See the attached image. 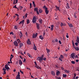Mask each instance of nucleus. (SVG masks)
<instances>
[{"label":"nucleus","mask_w":79,"mask_h":79,"mask_svg":"<svg viewBox=\"0 0 79 79\" xmlns=\"http://www.w3.org/2000/svg\"><path fill=\"white\" fill-rule=\"evenodd\" d=\"M43 8L44 10H45V12L46 13V15H48V13H49V11L48 10V8H47V7L45 6H44Z\"/></svg>","instance_id":"1"},{"label":"nucleus","mask_w":79,"mask_h":79,"mask_svg":"<svg viewBox=\"0 0 79 79\" xmlns=\"http://www.w3.org/2000/svg\"><path fill=\"white\" fill-rule=\"evenodd\" d=\"M38 60H39V62L42 63V61H43V58L42 57H38L37 58Z\"/></svg>","instance_id":"2"},{"label":"nucleus","mask_w":79,"mask_h":79,"mask_svg":"<svg viewBox=\"0 0 79 79\" xmlns=\"http://www.w3.org/2000/svg\"><path fill=\"white\" fill-rule=\"evenodd\" d=\"M63 58H64V56H63V55H60V57L59 58V59L61 61H63Z\"/></svg>","instance_id":"3"},{"label":"nucleus","mask_w":79,"mask_h":79,"mask_svg":"<svg viewBox=\"0 0 79 79\" xmlns=\"http://www.w3.org/2000/svg\"><path fill=\"white\" fill-rule=\"evenodd\" d=\"M66 25V24L65 23H63L61 22L60 24V26L61 27L62 26H65Z\"/></svg>","instance_id":"4"},{"label":"nucleus","mask_w":79,"mask_h":79,"mask_svg":"<svg viewBox=\"0 0 79 79\" xmlns=\"http://www.w3.org/2000/svg\"><path fill=\"white\" fill-rule=\"evenodd\" d=\"M14 44L15 47H18V44L16 41H14Z\"/></svg>","instance_id":"5"},{"label":"nucleus","mask_w":79,"mask_h":79,"mask_svg":"<svg viewBox=\"0 0 79 79\" xmlns=\"http://www.w3.org/2000/svg\"><path fill=\"white\" fill-rule=\"evenodd\" d=\"M27 44H28V45H31V43L30 41V40L29 39H28L27 41Z\"/></svg>","instance_id":"6"},{"label":"nucleus","mask_w":79,"mask_h":79,"mask_svg":"<svg viewBox=\"0 0 79 79\" xmlns=\"http://www.w3.org/2000/svg\"><path fill=\"white\" fill-rule=\"evenodd\" d=\"M36 18L35 17H34L32 19V22L33 23H35V22H36Z\"/></svg>","instance_id":"7"},{"label":"nucleus","mask_w":79,"mask_h":79,"mask_svg":"<svg viewBox=\"0 0 79 79\" xmlns=\"http://www.w3.org/2000/svg\"><path fill=\"white\" fill-rule=\"evenodd\" d=\"M36 27L37 29H40V26H39V24H38L37 23H36Z\"/></svg>","instance_id":"8"},{"label":"nucleus","mask_w":79,"mask_h":79,"mask_svg":"<svg viewBox=\"0 0 79 79\" xmlns=\"http://www.w3.org/2000/svg\"><path fill=\"white\" fill-rule=\"evenodd\" d=\"M65 7L67 9H69V8L70 7H69V4L68 3H67Z\"/></svg>","instance_id":"9"},{"label":"nucleus","mask_w":79,"mask_h":79,"mask_svg":"<svg viewBox=\"0 0 79 79\" xmlns=\"http://www.w3.org/2000/svg\"><path fill=\"white\" fill-rule=\"evenodd\" d=\"M19 45L20 48H21L23 46H24V44H23V43H19Z\"/></svg>","instance_id":"10"},{"label":"nucleus","mask_w":79,"mask_h":79,"mask_svg":"<svg viewBox=\"0 0 79 79\" xmlns=\"http://www.w3.org/2000/svg\"><path fill=\"white\" fill-rule=\"evenodd\" d=\"M16 79H20L21 78H20V75H17L16 76Z\"/></svg>","instance_id":"11"},{"label":"nucleus","mask_w":79,"mask_h":79,"mask_svg":"<svg viewBox=\"0 0 79 79\" xmlns=\"http://www.w3.org/2000/svg\"><path fill=\"white\" fill-rule=\"evenodd\" d=\"M18 0H14V1L13 2V4L15 5L16 4L18 3Z\"/></svg>","instance_id":"12"},{"label":"nucleus","mask_w":79,"mask_h":79,"mask_svg":"<svg viewBox=\"0 0 79 79\" xmlns=\"http://www.w3.org/2000/svg\"><path fill=\"white\" fill-rule=\"evenodd\" d=\"M73 48H74V49H75V50H76L77 51H79V48L78 47L75 46L73 47Z\"/></svg>","instance_id":"13"},{"label":"nucleus","mask_w":79,"mask_h":79,"mask_svg":"<svg viewBox=\"0 0 79 79\" xmlns=\"http://www.w3.org/2000/svg\"><path fill=\"white\" fill-rule=\"evenodd\" d=\"M24 20H23L21 22H19V24H22V25H23V24H24Z\"/></svg>","instance_id":"14"},{"label":"nucleus","mask_w":79,"mask_h":79,"mask_svg":"<svg viewBox=\"0 0 79 79\" xmlns=\"http://www.w3.org/2000/svg\"><path fill=\"white\" fill-rule=\"evenodd\" d=\"M55 7L57 9H56V11H57V10H59L60 11V7H58L57 6H55Z\"/></svg>","instance_id":"15"},{"label":"nucleus","mask_w":79,"mask_h":79,"mask_svg":"<svg viewBox=\"0 0 79 79\" xmlns=\"http://www.w3.org/2000/svg\"><path fill=\"white\" fill-rule=\"evenodd\" d=\"M19 63L20 65H22L23 64V62L21 60H19Z\"/></svg>","instance_id":"16"},{"label":"nucleus","mask_w":79,"mask_h":79,"mask_svg":"<svg viewBox=\"0 0 79 79\" xmlns=\"http://www.w3.org/2000/svg\"><path fill=\"white\" fill-rule=\"evenodd\" d=\"M54 27V25H52L51 26V31H53V27Z\"/></svg>","instance_id":"17"},{"label":"nucleus","mask_w":79,"mask_h":79,"mask_svg":"<svg viewBox=\"0 0 79 79\" xmlns=\"http://www.w3.org/2000/svg\"><path fill=\"white\" fill-rule=\"evenodd\" d=\"M19 35H20V38L21 39V37H23V34H22V32H21V31H20Z\"/></svg>","instance_id":"18"},{"label":"nucleus","mask_w":79,"mask_h":79,"mask_svg":"<svg viewBox=\"0 0 79 79\" xmlns=\"http://www.w3.org/2000/svg\"><path fill=\"white\" fill-rule=\"evenodd\" d=\"M76 41L78 44H79V38L78 37H77V40H76Z\"/></svg>","instance_id":"19"},{"label":"nucleus","mask_w":79,"mask_h":79,"mask_svg":"<svg viewBox=\"0 0 79 79\" xmlns=\"http://www.w3.org/2000/svg\"><path fill=\"white\" fill-rule=\"evenodd\" d=\"M71 56L72 58H73V59H74V54H73V53L71 54Z\"/></svg>","instance_id":"20"},{"label":"nucleus","mask_w":79,"mask_h":79,"mask_svg":"<svg viewBox=\"0 0 79 79\" xmlns=\"http://www.w3.org/2000/svg\"><path fill=\"white\" fill-rule=\"evenodd\" d=\"M51 73L52 75H53V76H55V73L54 71H52Z\"/></svg>","instance_id":"21"},{"label":"nucleus","mask_w":79,"mask_h":79,"mask_svg":"<svg viewBox=\"0 0 79 79\" xmlns=\"http://www.w3.org/2000/svg\"><path fill=\"white\" fill-rule=\"evenodd\" d=\"M39 11L40 13H42L43 12V10L41 9H40Z\"/></svg>","instance_id":"22"},{"label":"nucleus","mask_w":79,"mask_h":79,"mask_svg":"<svg viewBox=\"0 0 79 79\" xmlns=\"http://www.w3.org/2000/svg\"><path fill=\"white\" fill-rule=\"evenodd\" d=\"M27 55L29 56V57H30V58H32V56H31V55H30V54L29 53H27Z\"/></svg>","instance_id":"23"},{"label":"nucleus","mask_w":79,"mask_h":79,"mask_svg":"<svg viewBox=\"0 0 79 79\" xmlns=\"http://www.w3.org/2000/svg\"><path fill=\"white\" fill-rule=\"evenodd\" d=\"M69 26V27H73V25L71 23H69L68 24Z\"/></svg>","instance_id":"24"},{"label":"nucleus","mask_w":79,"mask_h":79,"mask_svg":"<svg viewBox=\"0 0 79 79\" xmlns=\"http://www.w3.org/2000/svg\"><path fill=\"white\" fill-rule=\"evenodd\" d=\"M39 21L40 23V24H42V22H43L42 19H39Z\"/></svg>","instance_id":"25"},{"label":"nucleus","mask_w":79,"mask_h":79,"mask_svg":"<svg viewBox=\"0 0 79 79\" xmlns=\"http://www.w3.org/2000/svg\"><path fill=\"white\" fill-rule=\"evenodd\" d=\"M39 37L40 39H41V40H43V39H44V38L43 37V36H42V35H40Z\"/></svg>","instance_id":"26"},{"label":"nucleus","mask_w":79,"mask_h":79,"mask_svg":"<svg viewBox=\"0 0 79 79\" xmlns=\"http://www.w3.org/2000/svg\"><path fill=\"white\" fill-rule=\"evenodd\" d=\"M33 49L34 50H37V47L35 45H34V46Z\"/></svg>","instance_id":"27"},{"label":"nucleus","mask_w":79,"mask_h":79,"mask_svg":"<svg viewBox=\"0 0 79 79\" xmlns=\"http://www.w3.org/2000/svg\"><path fill=\"white\" fill-rule=\"evenodd\" d=\"M64 72H65V73H69V71L67 70H64Z\"/></svg>","instance_id":"28"},{"label":"nucleus","mask_w":79,"mask_h":79,"mask_svg":"<svg viewBox=\"0 0 79 79\" xmlns=\"http://www.w3.org/2000/svg\"><path fill=\"white\" fill-rule=\"evenodd\" d=\"M60 74V71H58L56 73V75L57 76H58Z\"/></svg>","instance_id":"29"},{"label":"nucleus","mask_w":79,"mask_h":79,"mask_svg":"<svg viewBox=\"0 0 79 79\" xmlns=\"http://www.w3.org/2000/svg\"><path fill=\"white\" fill-rule=\"evenodd\" d=\"M46 50L47 51V53L48 54L49 53H50V51L49 49H48L47 48H46Z\"/></svg>","instance_id":"30"},{"label":"nucleus","mask_w":79,"mask_h":79,"mask_svg":"<svg viewBox=\"0 0 79 79\" xmlns=\"http://www.w3.org/2000/svg\"><path fill=\"white\" fill-rule=\"evenodd\" d=\"M35 67L37 68V69H41V68L39 66H38L37 65L35 66Z\"/></svg>","instance_id":"31"},{"label":"nucleus","mask_w":79,"mask_h":79,"mask_svg":"<svg viewBox=\"0 0 79 79\" xmlns=\"http://www.w3.org/2000/svg\"><path fill=\"white\" fill-rule=\"evenodd\" d=\"M5 69H7V71H8L9 70V69H10V68H9L8 67H5Z\"/></svg>","instance_id":"32"},{"label":"nucleus","mask_w":79,"mask_h":79,"mask_svg":"<svg viewBox=\"0 0 79 79\" xmlns=\"http://www.w3.org/2000/svg\"><path fill=\"white\" fill-rule=\"evenodd\" d=\"M11 56H12V57H11ZM14 56H13V55L11 54L10 55L11 57H10V60H12V58H13Z\"/></svg>","instance_id":"33"},{"label":"nucleus","mask_w":79,"mask_h":79,"mask_svg":"<svg viewBox=\"0 0 79 79\" xmlns=\"http://www.w3.org/2000/svg\"><path fill=\"white\" fill-rule=\"evenodd\" d=\"M32 38H36V36H35V34H33Z\"/></svg>","instance_id":"34"},{"label":"nucleus","mask_w":79,"mask_h":79,"mask_svg":"<svg viewBox=\"0 0 79 79\" xmlns=\"http://www.w3.org/2000/svg\"><path fill=\"white\" fill-rule=\"evenodd\" d=\"M63 76L64 77H67V75L65 74H63Z\"/></svg>","instance_id":"35"},{"label":"nucleus","mask_w":79,"mask_h":79,"mask_svg":"<svg viewBox=\"0 0 79 79\" xmlns=\"http://www.w3.org/2000/svg\"><path fill=\"white\" fill-rule=\"evenodd\" d=\"M26 22L27 24H29V19H27Z\"/></svg>","instance_id":"36"},{"label":"nucleus","mask_w":79,"mask_h":79,"mask_svg":"<svg viewBox=\"0 0 79 79\" xmlns=\"http://www.w3.org/2000/svg\"><path fill=\"white\" fill-rule=\"evenodd\" d=\"M17 41L18 42V43H19L20 42H21V41L19 39L17 40Z\"/></svg>","instance_id":"37"},{"label":"nucleus","mask_w":79,"mask_h":79,"mask_svg":"<svg viewBox=\"0 0 79 79\" xmlns=\"http://www.w3.org/2000/svg\"><path fill=\"white\" fill-rule=\"evenodd\" d=\"M27 15H28L27 13H26L24 15L25 18H26L27 17Z\"/></svg>","instance_id":"38"},{"label":"nucleus","mask_w":79,"mask_h":79,"mask_svg":"<svg viewBox=\"0 0 79 79\" xmlns=\"http://www.w3.org/2000/svg\"><path fill=\"white\" fill-rule=\"evenodd\" d=\"M14 29H18V27L16 26H15Z\"/></svg>","instance_id":"39"},{"label":"nucleus","mask_w":79,"mask_h":79,"mask_svg":"<svg viewBox=\"0 0 79 79\" xmlns=\"http://www.w3.org/2000/svg\"><path fill=\"white\" fill-rule=\"evenodd\" d=\"M33 4L34 7H35V3L34 2H33Z\"/></svg>","instance_id":"40"},{"label":"nucleus","mask_w":79,"mask_h":79,"mask_svg":"<svg viewBox=\"0 0 79 79\" xmlns=\"http://www.w3.org/2000/svg\"><path fill=\"white\" fill-rule=\"evenodd\" d=\"M72 44L73 45V47H75V45L74 44V42H73V41Z\"/></svg>","instance_id":"41"},{"label":"nucleus","mask_w":79,"mask_h":79,"mask_svg":"<svg viewBox=\"0 0 79 79\" xmlns=\"http://www.w3.org/2000/svg\"><path fill=\"white\" fill-rule=\"evenodd\" d=\"M56 79H61L60 77H56Z\"/></svg>","instance_id":"42"},{"label":"nucleus","mask_w":79,"mask_h":79,"mask_svg":"<svg viewBox=\"0 0 79 79\" xmlns=\"http://www.w3.org/2000/svg\"><path fill=\"white\" fill-rule=\"evenodd\" d=\"M38 10L37 8H34V11H38Z\"/></svg>","instance_id":"43"},{"label":"nucleus","mask_w":79,"mask_h":79,"mask_svg":"<svg viewBox=\"0 0 79 79\" xmlns=\"http://www.w3.org/2000/svg\"><path fill=\"white\" fill-rule=\"evenodd\" d=\"M22 9H23V7L22 6H20L19 7V10H22Z\"/></svg>","instance_id":"44"},{"label":"nucleus","mask_w":79,"mask_h":79,"mask_svg":"<svg viewBox=\"0 0 79 79\" xmlns=\"http://www.w3.org/2000/svg\"><path fill=\"white\" fill-rule=\"evenodd\" d=\"M74 58H79L78 56L77 55H76V56H74Z\"/></svg>","instance_id":"45"},{"label":"nucleus","mask_w":79,"mask_h":79,"mask_svg":"<svg viewBox=\"0 0 79 79\" xmlns=\"http://www.w3.org/2000/svg\"><path fill=\"white\" fill-rule=\"evenodd\" d=\"M71 63L72 64H75V62L74 61H71Z\"/></svg>","instance_id":"46"},{"label":"nucleus","mask_w":79,"mask_h":79,"mask_svg":"<svg viewBox=\"0 0 79 79\" xmlns=\"http://www.w3.org/2000/svg\"><path fill=\"white\" fill-rule=\"evenodd\" d=\"M75 45H76V46H78V43H75Z\"/></svg>","instance_id":"47"},{"label":"nucleus","mask_w":79,"mask_h":79,"mask_svg":"<svg viewBox=\"0 0 79 79\" xmlns=\"http://www.w3.org/2000/svg\"><path fill=\"white\" fill-rule=\"evenodd\" d=\"M6 74V71H4L3 73V74Z\"/></svg>","instance_id":"48"},{"label":"nucleus","mask_w":79,"mask_h":79,"mask_svg":"<svg viewBox=\"0 0 79 79\" xmlns=\"http://www.w3.org/2000/svg\"><path fill=\"white\" fill-rule=\"evenodd\" d=\"M36 13L37 15H39V11H38V10L36 11Z\"/></svg>","instance_id":"49"},{"label":"nucleus","mask_w":79,"mask_h":79,"mask_svg":"<svg viewBox=\"0 0 79 79\" xmlns=\"http://www.w3.org/2000/svg\"><path fill=\"white\" fill-rule=\"evenodd\" d=\"M19 19V17H18L17 18L16 21H18Z\"/></svg>","instance_id":"50"},{"label":"nucleus","mask_w":79,"mask_h":79,"mask_svg":"<svg viewBox=\"0 0 79 79\" xmlns=\"http://www.w3.org/2000/svg\"><path fill=\"white\" fill-rule=\"evenodd\" d=\"M2 70H3V71H6V69H5L4 68H3Z\"/></svg>","instance_id":"51"},{"label":"nucleus","mask_w":79,"mask_h":79,"mask_svg":"<svg viewBox=\"0 0 79 79\" xmlns=\"http://www.w3.org/2000/svg\"><path fill=\"white\" fill-rule=\"evenodd\" d=\"M74 16L75 18H77V16H76V14H74Z\"/></svg>","instance_id":"52"},{"label":"nucleus","mask_w":79,"mask_h":79,"mask_svg":"<svg viewBox=\"0 0 79 79\" xmlns=\"http://www.w3.org/2000/svg\"><path fill=\"white\" fill-rule=\"evenodd\" d=\"M34 63H35V66H36L37 65V63L35 61L34 62Z\"/></svg>","instance_id":"53"},{"label":"nucleus","mask_w":79,"mask_h":79,"mask_svg":"<svg viewBox=\"0 0 79 79\" xmlns=\"http://www.w3.org/2000/svg\"><path fill=\"white\" fill-rule=\"evenodd\" d=\"M13 8H17V7H16V5H15V6H14Z\"/></svg>","instance_id":"54"},{"label":"nucleus","mask_w":79,"mask_h":79,"mask_svg":"<svg viewBox=\"0 0 79 79\" xmlns=\"http://www.w3.org/2000/svg\"><path fill=\"white\" fill-rule=\"evenodd\" d=\"M59 42L60 44H61V41H60V40H59Z\"/></svg>","instance_id":"55"},{"label":"nucleus","mask_w":79,"mask_h":79,"mask_svg":"<svg viewBox=\"0 0 79 79\" xmlns=\"http://www.w3.org/2000/svg\"><path fill=\"white\" fill-rule=\"evenodd\" d=\"M10 34L11 35V34H12V35H13V32H11L10 33Z\"/></svg>","instance_id":"56"},{"label":"nucleus","mask_w":79,"mask_h":79,"mask_svg":"<svg viewBox=\"0 0 79 79\" xmlns=\"http://www.w3.org/2000/svg\"><path fill=\"white\" fill-rule=\"evenodd\" d=\"M20 71L21 73H22V74H23V71H21V70H20Z\"/></svg>","instance_id":"57"},{"label":"nucleus","mask_w":79,"mask_h":79,"mask_svg":"<svg viewBox=\"0 0 79 79\" xmlns=\"http://www.w3.org/2000/svg\"><path fill=\"white\" fill-rule=\"evenodd\" d=\"M44 60V61H45V60H46V58H44V59H43V60Z\"/></svg>","instance_id":"58"},{"label":"nucleus","mask_w":79,"mask_h":79,"mask_svg":"<svg viewBox=\"0 0 79 79\" xmlns=\"http://www.w3.org/2000/svg\"><path fill=\"white\" fill-rule=\"evenodd\" d=\"M23 62H24V63H25V62H26V59L25 58L24 59V60H23Z\"/></svg>","instance_id":"59"},{"label":"nucleus","mask_w":79,"mask_h":79,"mask_svg":"<svg viewBox=\"0 0 79 79\" xmlns=\"http://www.w3.org/2000/svg\"><path fill=\"white\" fill-rule=\"evenodd\" d=\"M61 69L62 70H64V69L63 67H61Z\"/></svg>","instance_id":"60"},{"label":"nucleus","mask_w":79,"mask_h":79,"mask_svg":"<svg viewBox=\"0 0 79 79\" xmlns=\"http://www.w3.org/2000/svg\"><path fill=\"white\" fill-rule=\"evenodd\" d=\"M5 67H6V68H7V67H8V65H5Z\"/></svg>","instance_id":"61"},{"label":"nucleus","mask_w":79,"mask_h":79,"mask_svg":"<svg viewBox=\"0 0 79 79\" xmlns=\"http://www.w3.org/2000/svg\"><path fill=\"white\" fill-rule=\"evenodd\" d=\"M19 57L21 59H23V57H22V56H19Z\"/></svg>","instance_id":"62"},{"label":"nucleus","mask_w":79,"mask_h":79,"mask_svg":"<svg viewBox=\"0 0 79 79\" xmlns=\"http://www.w3.org/2000/svg\"><path fill=\"white\" fill-rule=\"evenodd\" d=\"M37 33H36L35 35V36H36V37L37 36Z\"/></svg>","instance_id":"63"},{"label":"nucleus","mask_w":79,"mask_h":79,"mask_svg":"<svg viewBox=\"0 0 79 79\" xmlns=\"http://www.w3.org/2000/svg\"><path fill=\"white\" fill-rule=\"evenodd\" d=\"M76 62H77V63H78V62H79V60H76Z\"/></svg>","instance_id":"64"}]
</instances>
